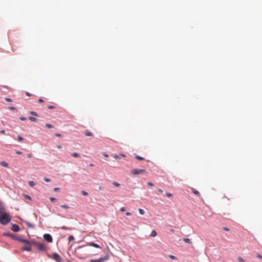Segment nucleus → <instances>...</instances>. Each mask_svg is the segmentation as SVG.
I'll return each mask as SVG.
<instances>
[{
    "mask_svg": "<svg viewBox=\"0 0 262 262\" xmlns=\"http://www.w3.org/2000/svg\"><path fill=\"white\" fill-rule=\"evenodd\" d=\"M34 241H28L24 243V246L22 249L27 251H31L32 250L31 247L34 245Z\"/></svg>",
    "mask_w": 262,
    "mask_h": 262,
    "instance_id": "7ed1b4c3",
    "label": "nucleus"
},
{
    "mask_svg": "<svg viewBox=\"0 0 262 262\" xmlns=\"http://www.w3.org/2000/svg\"><path fill=\"white\" fill-rule=\"evenodd\" d=\"M81 193L82 194H83V195H88V192H86V191H85L84 190H82L81 191Z\"/></svg>",
    "mask_w": 262,
    "mask_h": 262,
    "instance_id": "c85d7f7f",
    "label": "nucleus"
},
{
    "mask_svg": "<svg viewBox=\"0 0 262 262\" xmlns=\"http://www.w3.org/2000/svg\"><path fill=\"white\" fill-rule=\"evenodd\" d=\"M53 258L57 262H62L63 260L61 256L57 253H54L53 254Z\"/></svg>",
    "mask_w": 262,
    "mask_h": 262,
    "instance_id": "423d86ee",
    "label": "nucleus"
},
{
    "mask_svg": "<svg viewBox=\"0 0 262 262\" xmlns=\"http://www.w3.org/2000/svg\"><path fill=\"white\" fill-rule=\"evenodd\" d=\"M166 195L168 197H171L172 196V194L169 192H167Z\"/></svg>",
    "mask_w": 262,
    "mask_h": 262,
    "instance_id": "2f4dec72",
    "label": "nucleus"
},
{
    "mask_svg": "<svg viewBox=\"0 0 262 262\" xmlns=\"http://www.w3.org/2000/svg\"><path fill=\"white\" fill-rule=\"evenodd\" d=\"M90 166H91V167H93V166H94V164L91 163V164H90Z\"/></svg>",
    "mask_w": 262,
    "mask_h": 262,
    "instance_id": "e2e57ef3",
    "label": "nucleus"
},
{
    "mask_svg": "<svg viewBox=\"0 0 262 262\" xmlns=\"http://www.w3.org/2000/svg\"><path fill=\"white\" fill-rule=\"evenodd\" d=\"M43 238L46 241L50 242V243H51L53 241L51 235L49 234H44Z\"/></svg>",
    "mask_w": 262,
    "mask_h": 262,
    "instance_id": "0eeeda50",
    "label": "nucleus"
},
{
    "mask_svg": "<svg viewBox=\"0 0 262 262\" xmlns=\"http://www.w3.org/2000/svg\"><path fill=\"white\" fill-rule=\"evenodd\" d=\"M43 180L46 182H50V180L47 178H44Z\"/></svg>",
    "mask_w": 262,
    "mask_h": 262,
    "instance_id": "473e14b6",
    "label": "nucleus"
},
{
    "mask_svg": "<svg viewBox=\"0 0 262 262\" xmlns=\"http://www.w3.org/2000/svg\"><path fill=\"white\" fill-rule=\"evenodd\" d=\"M46 127H48V128H53V125H51V124H48V123H47V124H46Z\"/></svg>",
    "mask_w": 262,
    "mask_h": 262,
    "instance_id": "393cba45",
    "label": "nucleus"
},
{
    "mask_svg": "<svg viewBox=\"0 0 262 262\" xmlns=\"http://www.w3.org/2000/svg\"><path fill=\"white\" fill-rule=\"evenodd\" d=\"M17 140L19 141H23L24 138L23 137H20V136H17Z\"/></svg>",
    "mask_w": 262,
    "mask_h": 262,
    "instance_id": "bb28decb",
    "label": "nucleus"
},
{
    "mask_svg": "<svg viewBox=\"0 0 262 262\" xmlns=\"http://www.w3.org/2000/svg\"><path fill=\"white\" fill-rule=\"evenodd\" d=\"M238 260L239 262H244V260L243 259V258L241 257H238Z\"/></svg>",
    "mask_w": 262,
    "mask_h": 262,
    "instance_id": "7c9ffc66",
    "label": "nucleus"
},
{
    "mask_svg": "<svg viewBox=\"0 0 262 262\" xmlns=\"http://www.w3.org/2000/svg\"><path fill=\"white\" fill-rule=\"evenodd\" d=\"M50 200L52 202H56L57 201V199L54 197H50Z\"/></svg>",
    "mask_w": 262,
    "mask_h": 262,
    "instance_id": "4be33fe9",
    "label": "nucleus"
},
{
    "mask_svg": "<svg viewBox=\"0 0 262 262\" xmlns=\"http://www.w3.org/2000/svg\"><path fill=\"white\" fill-rule=\"evenodd\" d=\"M99 190H102L103 189V187L100 186V187H99Z\"/></svg>",
    "mask_w": 262,
    "mask_h": 262,
    "instance_id": "052dcab7",
    "label": "nucleus"
},
{
    "mask_svg": "<svg viewBox=\"0 0 262 262\" xmlns=\"http://www.w3.org/2000/svg\"><path fill=\"white\" fill-rule=\"evenodd\" d=\"M169 257L172 259H176V257L173 255H169Z\"/></svg>",
    "mask_w": 262,
    "mask_h": 262,
    "instance_id": "72a5a7b5",
    "label": "nucleus"
},
{
    "mask_svg": "<svg viewBox=\"0 0 262 262\" xmlns=\"http://www.w3.org/2000/svg\"><path fill=\"white\" fill-rule=\"evenodd\" d=\"M131 173L134 175L140 174L141 173L146 174V171L145 169H134L131 170Z\"/></svg>",
    "mask_w": 262,
    "mask_h": 262,
    "instance_id": "39448f33",
    "label": "nucleus"
},
{
    "mask_svg": "<svg viewBox=\"0 0 262 262\" xmlns=\"http://www.w3.org/2000/svg\"><path fill=\"white\" fill-rule=\"evenodd\" d=\"M0 133L2 134H5V131L4 130H1Z\"/></svg>",
    "mask_w": 262,
    "mask_h": 262,
    "instance_id": "09e8293b",
    "label": "nucleus"
},
{
    "mask_svg": "<svg viewBox=\"0 0 262 262\" xmlns=\"http://www.w3.org/2000/svg\"><path fill=\"white\" fill-rule=\"evenodd\" d=\"M5 100L7 102H11L12 100L9 98H6Z\"/></svg>",
    "mask_w": 262,
    "mask_h": 262,
    "instance_id": "4c0bfd02",
    "label": "nucleus"
},
{
    "mask_svg": "<svg viewBox=\"0 0 262 262\" xmlns=\"http://www.w3.org/2000/svg\"><path fill=\"white\" fill-rule=\"evenodd\" d=\"M57 148H62V146H61V145H57Z\"/></svg>",
    "mask_w": 262,
    "mask_h": 262,
    "instance_id": "bf43d9fd",
    "label": "nucleus"
},
{
    "mask_svg": "<svg viewBox=\"0 0 262 262\" xmlns=\"http://www.w3.org/2000/svg\"><path fill=\"white\" fill-rule=\"evenodd\" d=\"M103 155H104V156H105L106 157H108V155H107V154H103Z\"/></svg>",
    "mask_w": 262,
    "mask_h": 262,
    "instance_id": "680f3d73",
    "label": "nucleus"
},
{
    "mask_svg": "<svg viewBox=\"0 0 262 262\" xmlns=\"http://www.w3.org/2000/svg\"><path fill=\"white\" fill-rule=\"evenodd\" d=\"M109 256L108 255L104 256L103 257H101L98 259V262H104L108 259Z\"/></svg>",
    "mask_w": 262,
    "mask_h": 262,
    "instance_id": "1a4fd4ad",
    "label": "nucleus"
},
{
    "mask_svg": "<svg viewBox=\"0 0 262 262\" xmlns=\"http://www.w3.org/2000/svg\"><path fill=\"white\" fill-rule=\"evenodd\" d=\"M77 256L81 259H84L86 257L88 250L84 248V247H78L76 250Z\"/></svg>",
    "mask_w": 262,
    "mask_h": 262,
    "instance_id": "f257e3e1",
    "label": "nucleus"
},
{
    "mask_svg": "<svg viewBox=\"0 0 262 262\" xmlns=\"http://www.w3.org/2000/svg\"><path fill=\"white\" fill-rule=\"evenodd\" d=\"M30 114H31L33 116H38L36 112H34V111H31L30 112Z\"/></svg>",
    "mask_w": 262,
    "mask_h": 262,
    "instance_id": "5701e85b",
    "label": "nucleus"
},
{
    "mask_svg": "<svg viewBox=\"0 0 262 262\" xmlns=\"http://www.w3.org/2000/svg\"><path fill=\"white\" fill-rule=\"evenodd\" d=\"M28 184L31 187H34L36 185V183L34 181H29L28 182Z\"/></svg>",
    "mask_w": 262,
    "mask_h": 262,
    "instance_id": "ddd939ff",
    "label": "nucleus"
},
{
    "mask_svg": "<svg viewBox=\"0 0 262 262\" xmlns=\"http://www.w3.org/2000/svg\"><path fill=\"white\" fill-rule=\"evenodd\" d=\"M91 262H98V259H91Z\"/></svg>",
    "mask_w": 262,
    "mask_h": 262,
    "instance_id": "37998d69",
    "label": "nucleus"
},
{
    "mask_svg": "<svg viewBox=\"0 0 262 262\" xmlns=\"http://www.w3.org/2000/svg\"><path fill=\"white\" fill-rule=\"evenodd\" d=\"M27 157L29 158H31L32 157V154H29L27 155Z\"/></svg>",
    "mask_w": 262,
    "mask_h": 262,
    "instance_id": "c03bdc74",
    "label": "nucleus"
},
{
    "mask_svg": "<svg viewBox=\"0 0 262 262\" xmlns=\"http://www.w3.org/2000/svg\"><path fill=\"white\" fill-rule=\"evenodd\" d=\"M139 213L141 214H144L145 212L144 211V210H143L142 209H141V208H139Z\"/></svg>",
    "mask_w": 262,
    "mask_h": 262,
    "instance_id": "b1692460",
    "label": "nucleus"
},
{
    "mask_svg": "<svg viewBox=\"0 0 262 262\" xmlns=\"http://www.w3.org/2000/svg\"><path fill=\"white\" fill-rule=\"evenodd\" d=\"M48 108L49 109H53L55 108V106L53 105H48Z\"/></svg>",
    "mask_w": 262,
    "mask_h": 262,
    "instance_id": "f704fd0d",
    "label": "nucleus"
},
{
    "mask_svg": "<svg viewBox=\"0 0 262 262\" xmlns=\"http://www.w3.org/2000/svg\"><path fill=\"white\" fill-rule=\"evenodd\" d=\"M223 229H224L225 231H229V230H230V229H229L228 228H227V227H223Z\"/></svg>",
    "mask_w": 262,
    "mask_h": 262,
    "instance_id": "a19ab883",
    "label": "nucleus"
},
{
    "mask_svg": "<svg viewBox=\"0 0 262 262\" xmlns=\"http://www.w3.org/2000/svg\"><path fill=\"white\" fill-rule=\"evenodd\" d=\"M183 241L186 243H188V244H190L191 243V240L188 238H183Z\"/></svg>",
    "mask_w": 262,
    "mask_h": 262,
    "instance_id": "f3484780",
    "label": "nucleus"
},
{
    "mask_svg": "<svg viewBox=\"0 0 262 262\" xmlns=\"http://www.w3.org/2000/svg\"><path fill=\"white\" fill-rule=\"evenodd\" d=\"M68 239L69 242H71L72 241H74L75 239V238L73 235H70L69 236Z\"/></svg>",
    "mask_w": 262,
    "mask_h": 262,
    "instance_id": "412c9836",
    "label": "nucleus"
},
{
    "mask_svg": "<svg viewBox=\"0 0 262 262\" xmlns=\"http://www.w3.org/2000/svg\"><path fill=\"white\" fill-rule=\"evenodd\" d=\"M11 230L14 232H18L20 230L19 227L16 224H13L12 226Z\"/></svg>",
    "mask_w": 262,
    "mask_h": 262,
    "instance_id": "6e6552de",
    "label": "nucleus"
},
{
    "mask_svg": "<svg viewBox=\"0 0 262 262\" xmlns=\"http://www.w3.org/2000/svg\"><path fill=\"white\" fill-rule=\"evenodd\" d=\"M29 119L30 120H31V121L35 122L37 121V119L34 117H29Z\"/></svg>",
    "mask_w": 262,
    "mask_h": 262,
    "instance_id": "4468645a",
    "label": "nucleus"
},
{
    "mask_svg": "<svg viewBox=\"0 0 262 262\" xmlns=\"http://www.w3.org/2000/svg\"><path fill=\"white\" fill-rule=\"evenodd\" d=\"M16 153L17 154H18V155H21L22 154V152L20 151H16Z\"/></svg>",
    "mask_w": 262,
    "mask_h": 262,
    "instance_id": "8fccbe9b",
    "label": "nucleus"
},
{
    "mask_svg": "<svg viewBox=\"0 0 262 262\" xmlns=\"http://www.w3.org/2000/svg\"><path fill=\"white\" fill-rule=\"evenodd\" d=\"M170 231H171V232H173L175 231H174V230H173V229H171Z\"/></svg>",
    "mask_w": 262,
    "mask_h": 262,
    "instance_id": "0e129e2a",
    "label": "nucleus"
},
{
    "mask_svg": "<svg viewBox=\"0 0 262 262\" xmlns=\"http://www.w3.org/2000/svg\"><path fill=\"white\" fill-rule=\"evenodd\" d=\"M17 240L18 241H19L20 242L23 243L24 244L28 241L26 239H24V238H18Z\"/></svg>",
    "mask_w": 262,
    "mask_h": 262,
    "instance_id": "2eb2a0df",
    "label": "nucleus"
},
{
    "mask_svg": "<svg viewBox=\"0 0 262 262\" xmlns=\"http://www.w3.org/2000/svg\"><path fill=\"white\" fill-rule=\"evenodd\" d=\"M191 190H192V192L194 194H195V195H198V196H200V192H199L198 190H195V189H194V188H191Z\"/></svg>",
    "mask_w": 262,
    "mask_h": 262,
    "instance_id": "9d476101",
    "label": "nucleus"
},
{
    "mask_svg": "<svg viewBox=\"0 0 262 262\" xmlns=\"http://www.w3.org/2000/svg\"><path fill=\"white\" fill-rule=\"evenodd\" d=\"M135 158L138 159V160H144V158L142 157H140L139 156H138V155H136L135 156Z\"/></svg>",
    "mask_w": 262,
    "mask_h": 262,
    "instance_id": "aec40b11",
    "label": "nucleus"
},
{
    "mask_svg": "<svg viewBox=\"0 0 262 262\" xmlns=\"http://www.w3.org/2000/svg\"><path fill=\"white\" fill-rule=\"evenodd\" d=\"M2 213V207L0 206V213Z\"/></svg>",
    "mask_w": 262,
    "mask_h": 262,
    "instance_id": "4d7b16f0",
    "label": "nucleus"
},
{
    "mask_svg": "<svg viewBox=\"0 0 262 262\" xmlns=\"http://www.w3.org/2000/svg\"><path fill=\"white\" fill-rule=\"evenodd\" d=\"M11 221L10 216L7 213H4L0 215V223L2 225H7Z\"/></svg>",
    "mask_w": 262,
    "mask_h": 262,
    "instance_id": "f03ea898",
    "label": "nucleus"
},
{
    "mask_svg": "<svg viewBox=\"0 0 262 262\" xmlns=\"http://www.w3.org/2000/svg\"><path fill=\"white\" fill-rule=\"evenodd\" d=\"M26 198L29 199V200H31V197L29 196V195H26Z\"/></svg>",
    "mask_w": 262,
    "mask_h": 262,
    "instance_id": "864d4df0",
    "label": "nucleus"
},
{
    "mask_svg": "<svg viewBox=\"0 0 262 262\" xmlns=\"http://www.w3.org/2000/svg\"><path fill=\"white\" fill-rule=\"evenodd\" d=\"M114 157L115 158V159H120V157L119 156H118L117 155H115L114 156Z\"/></svg>",
    "mask_w": 262,
    "mask_h": 262,
    "instance_id": "ea45409f",
    "label": "nucleus"
},
{
    "mask_svg": "<svg viewBox=\"0 0 262 262\" xmlns=\"http://www.w3.org/2000/svg\"><path fill=\"white\" fill-rule=\"evenodd\" d=\"M257 257L260 259H262V256L260 254H257Z\"/></svg>",
    "mask_w": 262,
    "mask_h": 262,
    "instance_id": "79ce46f5",
    "label": "nucleus"
},
{
    "mask_svg": "<svg viewBox=\"0 0 262 262\" xmlns=\"http://www.w3.org/2000/svg\"><path fill=\"white\" fill-rule=\"evenodd\" d=\"M9 108L11 110H16L15 107L14 106H9Z\"/></svg>",
    "mask_w": 262,
    "mask_h": 262,
    "instance_id": "58836bf2",
    "label": "nucleus"
},
{
    "mask_svg": "<svg viewBox=\"0 0 262 262\" xmlns=\"http://www.w3.org/2000/svg\"><path fill=\"white\" fill-rule=\"evenodd\" d=\"M34 245H35L37 249L40 251H44L46 250V246L45 244L39 243H36L34 242Z\"/></svg>",
    "mask_w": 262,
    "mask_h": 262,
    "instance_id": "20e7f679",
    "label": "nucleus"
},
{
    "mask_svg": "<svg viewBox=\"0 0 262 262\" xmlns=\"http://www.w3.org/2000/svg\"><path fill=\"white\" fill-rule=\"evenodd\" d=\"M61 229H62L63 230H72V228H68V227H65V226L61 227Z\"/></svg>",
    "mask_w": 262,
    "mask_h": 262,
    "instance_id": "a878e982",
    "label": "nucleus"
},
{
    "mask_svg": "<svg viewBox=\"0 0 262 262\" xmlns=\"http://www.w3.org/2000/svg\"><path fill=\"white\" fill-rule=\"evenodd\" d=\"M120 211H122V212H123V211H124L125 210V208H124V207H121V208H120Z\"/></svg>",
    "mask_w": 262,
    "mask_h": 262,
    "instance_id": "a18cd8bd",
    "label": "nucleus"
},
{
    "mask_svg": "<svg viewBox=\"0 0 262 262\" xmlns=\"http://www.w3.org/2000/svg\"><path fill=\"white\" fill-rule=\"evenodd\" d=\"M85 135L86 136H90V137H92L93 136V134L90 132H89V131H86L85 132Z\"/></svg>",
    "mask_w": 262,
    "mask_h": 262,
    "instance_id": "dca6fc26",
    "label": "nucleus"
},
{
    "mask_svg": "<svg viewBox=\"0 0 262 262\" xmlns=\"http://www.w3.org/2000/svg\"><path fill=\"white\" fill-rule=\"evenodd\" d=\"M72 156L75 158H79L80 157L79 154L77 152L72 153Z\"/></svg>",
    "mask_w": 262,
    "mask_h": 262,
    "instance_id": "a211bd4d",
    "label": "nucleus"
},
{
    "mask_svg": "<svg viewBox=\"0 0 262 262\" xmlns=\"http://www.w3.org/2000/svg\"><path fill=\"white\" fill-rule=\"evenodd\" d=\"M158 191L161 193L163 192V190L161 189H158Z\"/></svg>",
    "mask_w": 262,
    "mask_h": 262,
    "instance_id": "5fc2aeb1",
    "label": "nucleus"
},
{
    "mask_svg": "<svg viewBox=\"0 0 262 262\" xmlns=\"http://www.w3.org/2000/svg\"><path fill=\"white\" fill-rule=\"evenodd\" d=\"M113 184L116 187H119L120 186V184L116 182H114Z\"/></svg>",
    "mask_w": 262,
    "mask_h": 262,
    "instance_id": "cd10ccee",
    "label": "nucleus"
},
{
    "mask_svg": "<svg viewBox=\"0 0 262 262\" xmlns=\"http://www.w3.org/2000/svg\"><path fill=\"white\" fill-rule=\"evenodd\" d=\"M61 207L62 208H66V209H68V208H69V206H68V205H62L61 206Z\"/></svg>",
    "mask_w": 262,
    "mask_h": 262,
    "instance_id": "c756f323",
    "label": "nucleus"
},
{
    "mask_svg": "<svg viewBox=\"0 0 262 262\" xmlns=\"http://www.w3.org/2000/svg\"><path fill=\"white\" fill-rule=\"evenodd\" d=\"M19 119L21 121H25V120H26V118L25 117H19Z\"/></svg>",
    "mask_w": 262,
    "mask_h": 262,
    "instance_id": "c9c22d12",
    "label": "nucleus"
},
{
    "mask_svg": "<svg viewBox=\"0 0 262 262\" xmlns=\"http://www.w3.org/2000/svg\"><path fill=\"white\" fill-rule=\"evenodd\" d=\"M125 214H126V215H127V216H129V215H131V213H130V212H126V213H125Z\"/></svg>",
    "mask_w": 262,
    "mask_h": 262,
    "instance_id": "603ef678",
    "label": "nucleus"
},
{
    "mask_svg": "<svg viewBox=\"0 0 262 262\" xmlns=\"http://www.w3.org/2000/svg\"><path fill=\"white\" fill-rule=\"evenodd\" d=\"M1 165L4 167H8V164L6 163V162L2 161L1 162Z\"/></svg>",
    "mask_w": 262,
    "mask_h": 262,
    "instance_id": "f8f14e48",
    "label": "nucleus"
},
{
    "mask_svg": "<svg viewBox=\"0 0 262 262\" xmlns=\"http://www.w3.org/2000/svg\"><path fill=\"white\" fill-rule=\"evenodd\" d=\"M38 101H39V102H41V103L43 102V100L41 98H39V99H38Z\"/></svg>",
    "mask_w": 262,
    "mask_h": 262,
    "instance_id": "de8ad7c7",
    "label": "nucleus"
},
{
    "mask_svg": "<svg viewBox=\"0 0 262 262\" xmlns=\"http://www.w3.org/2000/svg\"><path fill=\"white\" fill-rule=\"evenodd\" d=\"M54 190L55 191H57V192H59L60 191V188H54Z\"/></svg>",
    "mask_w": 262,
    "mask_h": 262,
    "instance_id": "e433bc0d",
    "label": "nucleus"
},
{
    "mask_svg": "<svg viewBox=\"0 0 262 262\" xmlns=\"http://www.w3.org/2000/svg\"><path fill=\"white\" fill-rule=\"evenodd\" d=\"M90 245L91 246H92V247H95V248H100V246L98 245V244H95V243H92L90 244Z\"/></svg>",
    "mask_w": 262,
    "mask_h": 262,
    "instance_id": "9b49d317",
    "label": "nucleus"
},
{
    "mask_svg": "<svg viewBox=\"0 0 262 262\" xmlns=\"http://www.w3.org/2000/svg\"><path fill=\"white\" fill-rule=\"evenodd\" d=\"M121 155L122 157H125V155L124 154H121V155Z\"/></svg>",
    "mask_w": 262,
    "mask_h": 262,
    "instance_id": "13d9d810",
    "label": "nucleus"
},
{
    "mask_svg": "<svg viewBox=\"0 0 262 262\" xmlns=\"http://www.w3.org/2000/svg\"><path fill=\"white\" fill-rule=\"evenodd\" d=\"M147 184L148 185L150 186H154V184L152 183H151V182H148Z\"/></svg>",
    "mask_w": 262,
    "mask_h": 262,
    "instance_id": "49530a36",
    "label": "nucleus"
},
{
    "mask_svg": "<svg viewBox=\"0 0 262 262\" xmlns=\"http://www.w3.org/2000/svg\"><path fill=\"white\" fill-rule=\"evenodd\" d=\"M55 136H56V137H61V134H55Z\"/></svg>",
    "mask_w": 262,
    "mask_h": 262,
    "instance_id": "3c124183",
    "label": "nucleus"
},
{
    "mask_svg": "<svg viewBox=\"0 0 262 262\" xmlns=\"http://www.w3.org/2000/svg\"><path fill=\"white\" fill-rule=\"evenodd\" d=\"M26 95H27V96H31V94H30L29 93H28V92H27V93H26Z\"/></svg>",
    "mask_w": 262,
    "mask_h": 262,
    "instance_id": "6e6d98bb",
    "label": "nucleus"
},
{
    "mask_svg": "<svg viewBox=\"0 0 262 262\" xmlns=\"http://www.w3.org/2000/svg\"><path fill=\"white\" fill-rule=\"evenodd\" d=\"M157 235V232L155 230H152L151 232L150 236L155 237Z\"/></svg>",
    "mask_w": 262,
    "mask_h": 262,
    "instance_id": "6ab92c4d",
    "label": "nucleus"
}]
</instances>
